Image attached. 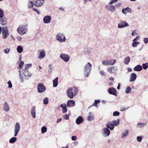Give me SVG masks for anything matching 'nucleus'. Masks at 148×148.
<instances>
[{
    "instance_id": "1",
    "label": "nucleus",
    "mask_w": 148,
    "mask_h": 148,
    "mask_svg": "<svg viewBox=\"0 0 148 148\" xmlns=\"http://www.w3.org/2000/svg\"><path fill=\"white\" fill-rule=\"evenodd\" d=\"M32 66V64H26L25 65V68L24 69L22 70V71L20 70H19V77L21 82H23L24 79H28L31 77L32 74L29 72L28 69Z\"/></svg>"
},
{
    "instance_id": "2",
    "label": "nucleus",
    "mask_w": 148,
    "mask_h": 148,
    "mask_svg": "<svg viewBox=\"0 0 148 148\" xmlns=\"http://www.w3.org/2000/svg\"><path fill=\"white\" fill-rule=\"evenodd\" d=\"M78 91V90L76 87L69 88L67 90V95L69 98L72 99L77 95Z\"/></svg>"
},
{
    "instance_id": "3",
    "label": "nucleus",
    "mask_w": 148,
    "mask_h": 148,
    "mask_svg": "<svg viewBox=\"0 0 148 148\" xmlns=\"http://www.w3.org/2000/svg\"><path fill=\"white\" fill-rule=\"evenodd\" d=\"M27 27L28 25L26 23L21 25L17 29V32L21 35L25 34L28 32Z\"/></svg>"
},
{
    "instance_id": "4",
    "label": "nucleus",
    "mask_w": 148,
    "mask_h": 148,
    "mask_svg": "<svg viewBox=\"0 0 148 148\" xmlns=\"http://www.w3.org/2000/svg\"><path fill=\"white\" fill-rule=\"evenodd\" d=\"M92 65L89 62H88L84 68V76L85 78L88 76L92 69Z\"/></svg>"
},
{
    "instance_id": "5",
    "label": "nucleus",
    "mask_w": 148,
    "mask_h": 148,
    "mask_svg": "<svg viewBox=\"0 0 148 148\" xmlns=\"http://www.w3.org/2000/svg\"><path fill=\"white\" fill-rule=\"evenodd\" d=\"M56 39L61 42H64L66 41V38L65 35L62 32L58 33L56 37Z\"/></svg>"
},
{
    "instance_id": "6",
    "label": "nucleus",
    "mask_w": 148,
    "mask_h": 148,
    "mask_svg": "<svg viewBox=\"0 0 148 148\" xmlns=\"http://www.w3.org/2000/svg\"><path fill=\"white\" fill-rule=\"evenodd\" d=\"M116 62V60L114 59L106 60L102 61L103 65L107 66L114 65Z\"/></svg>"
},
{
    "instance_id": "7",
    "label": "nucleus",
    "mask_w": 148,
    "mask_h": 148,
    "mask_svg": "<svg viewBox=\"0 0 148 148\" xmlns=\"http://www.w3.org/2000/svg\"><path fill=\"white\" fill-rule=\"evenodd\" d=\"M2 34L3 37V38L6 39L9 35L8 30L7 27H4L2 29Z\"/></svg>"
},
{
    "instance_id": "8",
    "label": "nucleus",
    "mask_w": 148,
    "mask_h": 148,
    "mask_svg": "<svg viewBox=\"0 0 148 148\" xmlns=\"http://www.w3.org/2000/svg\"><path fill=\"white\" fill-rule=\"evenodd\" d=\"M37 89L38 92L42 93L45 91L46 88L43 84L39 83L37 86Z\"/></svg>"
},
{
    "instance_id": "9",
    "label": "nucleus",
    "mask_w": 148,
    "mask_h": 148,
    "mask_svg": "<svg viewBox=\"0 0 148 148\" xmlns=\"http://www.w3.org/2000/svg\"><path fill=\"white\" fill-rule=\"evenodd\" d=\"M20 130V125L18 123H16L14 127V136H16Z\"/></svg>"
},
{
    "instance_id": "10",
    "label": "nucleus",
    "mask_w": 148,
    "mask_h": 148,
    "mask_svg": "<svg viewBox=\"0 0 148 148\" xmlns=\"http://www.w3.org/2000/svg\"><path fill=\"white\" fill-rule=\"evenodd\" d=\"M129 25L128 23L125 21L121 20L118 25L119 28H122L127 27Z\"/></svg>"
},
{
    "instance_id": "11",
    "label": "nucleus",
    "mask_w": 148,
    "mask_h": 148,
    "mask_svg": "<svg viewBox=\"0 0 148 148\" xmlns=\"http://www.w3.org/2000/svg\"><path fill=\"white\" fill-rule=\"evenodd\" d=\"M60 57L64 62H68L69 59V55L65 53H62L60 55Z\"/></svg>"
},
{
    "instance_id": "12",
    "label": "nucleus",
    "mask_w": 148,
    "mask_h": 148,
    "mask_svg": "<svg viewBox=\"0 0 148 148\" xmlns=\"http://www.w3.org/2000/svg\"><path fill=\"white\" fill-rule=\"evenodd\" d=\"M105 8L108 11L112 12H114L116 10L115 6L112 5H106L105 6Z\"/></svg>"
},
{
    "instance_id": "13",
    "label": "nucleus",
    "mask_w": 148,
    "mask_h": 148,
    "mask_svg": "<svg viewBox=\"0 0 148 148\" xmlns=\"http://www.w3.org/2000/svg\"><path fill=\"white\" fill-rule=\"evenodd\" d=\"M35 3L34 5L36 7L41 6L44 2L45 0H33Z\"/></svg>"
},
{
    "instance_id": "14",
    "label": "nucleus",
    "mask_w": 148,
    "mask_h": 148,
    "mask_svg": "<svg viewBox=\"0 0 148 148\" xmlns=\"http://www.w3.org/2000/svg\"><path fill=\"white\" fill-rule=\"evenodd\" d=\"M3 110L5 112H9L10 110V106L7 101L3 103Z\"/></svg>"
},
{
    "instance_id": "15",
    "label": "nucleus",
    "mask_w": 148,
    "mask_h": 148,
    "mask_svg": "<svg viewBox=\"0 0 148 148\" xmlns=\"http://www.w3.org/2000/svg\"><path fill=\"white\" fill-rule=\"evenodd\" d=\"M51 17L50 16L47 15L43 18V22L45 24H49L51 21Z\"/></svg>"
},
{
    "instance_id": "16",
    "label": "nucleus",
    "mask_w": 148,
    "mask_h": 148,
    "mask_svg": "<svg viewBox=\"0 0 148 148\" xmlns=\"http://www.w3.org/2000/svg\"><path fill=\"white\" fill-rule=\"evenodd\" d=\"M103 133L104 136L107 137L110 135V132L109 129L106 127L103 129Z\"/></svg>"
},
{
    "instance_id": "17",
    "label": "nucleus",
    "mask_w": 148,
    "mask_h": 148,
    "mask_svg": "<svg viewBox=\"0 0 148 148\" xmlns=\"http://www.w3.org/2000/svg\"><path fill=\"white\" fill-rule=\"evenodd\" d=\"M75 102L73 100H69L67 103V106L68 107H70L75 106Z\"/></svg>"
},
{
    "instance_id": "18",
    "label": "nucleus",
    "mask_w": 148,
    "mask_h": 148,
    "mask_svg": "<svg viewBox=\"0 0 148 148\" xmlns=\"http://www.w3.org/2000/svg\"><path fill=\"white\" fill-rule=\"evenodd\" d=\"M108 92L110 94L114 95H116V89L113 88H109Z\"/></svg>"
},
{
    "instance_id": "19",
    "label": "nucleus",
    "mask_w": 148,
    "mask_h": 148,
    "mask_svg": "<svg viewBox=\"0 0 148 148\" xmlns=\"http://www.w3.org/2000/svg\"><path fill=\"white\" fill-rule=\"evenodd\" d=\"M7 23V19L6 17H4L0 18V24L2 25H6Z\"/></svg>"
},
{
    "instance_id": "20",
    "label": "nucleus",
    "mask_w": 148,
    "mask_h": 148,
    "mask_svg": "<svg viewBox=\"0 0 148 148\" xmlns=\"http://www.w3.org/2000/svg\"><path fill=\"white\" fill-rule=\"evenodd\" d=\"M84 121V119L81 116H79L76 119L75 123L79 125Z\"/></svg>"
},
{
    "instance_id": "21",
    "label": "nucleus",
    "mask_w": 148,
    "mask_h": 148,
    "mask_svg": "<svg viewBox=\"0 0 148 148\" xmlns=\"http://www.w3.org/2000/svg\"><path fill=\"white\" fill-rule=\"evenodd\" d=\"M137 77V75L134 73H132L130 75V82L134 81L135 80Z\"/></svg>"
},
{
    "instance_id": "22",
    "label": "nucleus",
    "mask_w": 148,
    "mask_h": 148,
    "mask_svg": "<svg viewBox=\"0 0 148 148\" xmlns=\"http://www.w3.org/2000/svg\"><path fill=\"white\" fill-rule=\"evenodd\" d=\"M31 113L33 117L35 118L36 117V108L35 106H33L32 107Z\"/></svg>"
},
{
    "instance_id": "23",
    "label": "nucleus",
    "mask_w": 148,
    "mask_h": 148,
    "mask_svg": "<svg viewBox=\"0 0 148 148\" xmlns=\"http://www.w3.org/2000/svg\"><path fill=\"white\" fill-rule=\"evenodd\" d=\"M106 128L110 129L111 130H113L114 128V125H113L112 122H108L106 124Z\"/></svg>"
},
{
    "instance_id": "24",
    "label": "nucleus",
    "mask_w": 148,
    "mask_h": 148,
    "mask_svg": "<svg viewBox=\"0 0 148 148\" xmlns=\"http://www.w3.org/2000/svg\"><path fill=\"white\" fill-rule=\"evenodd\" d=\"M40 53L38 58L39 59H42L44 58L45 55V51L41 50L39 51Z\"/></svg>"
},
{
    "instance_id": "25",
    "label": "nucleus",
    "mask_w": 148,
    "mask_h": 148,
    "mask_svg": "<svg viewBox=\"0 0 148 148\" xmlns=\"http://www.w3.org/2000/svg\"><path fill=\"white\" fill-rule=\"evenodd\" d=\"M60 106L62 108V112L63 113H65L67 112V108L66 104H61Z\"/></svg>"
},
{
    "instance_id": "26",
    "label": "nucleus",
    "mask_w": 148,
    "mask_h": 148,
    "mask_svg": "<svg viewBox=\"0 0 148 148\" xmlns=\"http://www.w3.org/2000/svg\"><path fill=\"white\" fill-rule=\"evenodd\" d=\"M122 12L123 14H126L127 12L131 13V10L129 7H127L126 8L123 9L122 10Z\"/></svg>"
},
{
    "instance_id": "27",
    "label": "nucleus",
    "mask_w": 148,
    "mask_h": 148,
    "mask_svg": "<svg viewBox=\"0 0 148 148\" xmlns=\"http://www.w3.org/2000/svg\"><path fill=\"white\" fill-rule=\"evenodd\" d=\"M143 69L142 66L140 65L136 66L134 68V70L137 71H140Z\"/></svg>"
},
{
    "instance_id": "28",
    "label": "nucleus",
    "mask_w": 148,
    "mask_h": 148,
    "mask_svg": "<svg viewBox=\"0 0 148 148\" xmlns=\"http://www.w3.org/2000/svg\"><path fill=\"white\" fill-rule=\"evenodd\" d=\"M89 113V114L87 118V120L88 121H91L94 119V116L92 113L90 112Z\"/></svg>"
},
{
    "instance_id": "29",
    "label": "nucleus",
    "mask_w": 148,
    "mask_h": 148,
    "mask_svg": "<svg viewBox=\"0 0 148 148\" xmlns=\"http://www.w3.org/2000/svg\"><path fill=\"white\" fill-rule=\"evenodd\" d=\"M58 77H57L53 80V86L54 87H56L58 85Z\"/></svg>"
},
{
    "instance_id": "30",
    "label": "nucleus",
    "mask_w": 148,
    "mask_h": 148,
    "mask_svg": "<svg viewBox=\"0 0 148 148\" xmlns=\"http://www.w3.org/2000/svg\"><path fill=\"white\" fill-rule=\"evenodd\" d=\"M129 134V131L128 130H126L122 134L121 136V138H125L126 136H127Z\"/></svg>"
},
{
    "instance_id": "31",
    "label": "nucleus",
    "mask_w": 148,
    "mask_h": 148,
    "mask_svg": "<svg viewBox=\"0 0 148 148\" xmlns=\"http://www.w3.org/2000/svg\"><path fill=\"white\" fill-rule=\"evenodd\" d=\"M120 120L117 119L116 120L113 121L112 123L114 126H117L118 125L119 123Z\"/></svg>"
},
{
    "instance_id": "32",
    "label": "nucleus",
    "mask_w": 148,
    "mask_h": 148,
    "mask_svg": "<svg viewBox=\"0 0 148 148\" xmlns=\"http://www.w3.org/2000/svg\"><path fill=\"white\" fill-rule=\"evenodd\" d=\"M17 139L16 137H13L11 138L9 140V142L10 143L13 144L16 142Z\"/></svg>"
},
{
    "instance_id": "33",
    "label": "nucleus",
    "mask_w": 148,
    "mask_h": 148,
    "mask_svg": "<svg viewBox=\"0 0 148 148\" xmlns=\"http://www.w3.org/2000/svg\"><path fill=\"white\" fill-rule=\"evenodd\" d=\"M130 60V58L129 57H127L125 58L124 60V63L126 65L128 64Z\"/></svg>"
},
{
    "instance_id": "34",
    "label": "nucleus",
    "mask_w": 148,
    "mask_h": 148,
    "mask_svg": "<svg viewBox=\"0 0 148 148\" xmlns=\"http://www.w3.org/2000/svg\"><path fill=\"white\" fill-rule=\"evenodd\" d=\"M23 49L21 46H18L17 48V50L19 53H21L23 51Z\"/></svg>"
},
{
    "instance_id": "35",
    "label": "nucleus",
    "mask_w": 148,
    "mask_h": 148,
    "mask_svg": "<svg viewBox=\"0 0 148 148\" xmlns=\"http://www.w3.org/2000/svg\"><path fill=\"white\" fill-rule=\"evenodd\" d=\"M43 103L45 105H47L49 102V98L47 97L44 98L43 99Z\"/></svg>"
},
{
    "instance_id": "36",
    "label": "nucleus",
    "mask_w": 148,
    "mask_h": 148,
    "mask_svg": "<svg viewBox=\"0 0 148 148\" xmlns=\"http://www.w3.org/2000/svg\"><path fill=\"white\" fill-rule=\"evenodd\" d=\"M146 125V123H138L137 124V126L138 127L142 128L144 125Z\"/></svg>"
},
{
    "instance_id": "37",
    "label": "nucleus",
    "mask_w": 148,
    "mask_h": 148,
    "mask_svg": "<svg viewBox=\"0 0 148 148\" xmlns=\"http://www.w3.org/2000/svg\"><path fill=\"white\" fill-rule=\"evenodd\" d=\"M140 43L138 42H133L132 44V46L133 47H136Z\"/></svg>"
},
{
    "instance_id": "38",
    "label": "nucleus",
    "mask_w": 148,
    "mask_h": 148,
    "mask_svg": "<svg viewBox=\"0 0 148 148\" xmlns=\"http://www.w3.org/2000/svg\"><path fill=\"white\" fill-rule=\"evenodd\" d=\"M131 88L129 87H127L125 90V92L126 93L128 94V93H130L131 92Z\"/></svg>"
},
{
    "instance_id": "39",
    "label": "nucleus",
    "mask_w": 148,
    "mask_h": 148,
    "mask_svg": "<svg viewBox=\"0 0 148 148\" xmlns=\"http://www.w3.org/2000/svg\"><path fill=\"white\" fill-rule=\"evenodd\" d=\"M34 5V3L32 1H29L28 5V8H32Z\"/></svg>"
},
{
    "instance_id": "40",
    "label": "nucleus",
    "mask_w": 148,
    "mask_h": 148,
    "mask_svg": "<svg viewBox=\"0 0 148 148\" xmlns=\"http://www.w3.org/2000/svg\"><path fill=\"white\" fill-rule=\"evenodd\" d=\"M24 64V62L23 61H21V62H20V63L19 64V66L18 67V69H21L22 68V67Z\"/></svg>"
},
{
    "instance_id": "41",
    "label": "nucleus",
    "mask_w": 148,
    "mask_h": 148,
    "mask_svg": "<svg viewBox=\"0 0 148 148\" xmlns=\"http://www.w3.org/2000/svg\"><path fill=\"white\" fill-rule=\"evenodd\" d=\"M148 62H146L145 63L143 64H142V68H143V69L145 70L147 68H148Z\"/></svg>"
},
{
    "instance_id": "42",
    "label": "nucleus",
    "mask_w": 148,
    "mask_h": 148,
    "mask_svg": "<svg viewBox=\"0 0 148 148\" xmlns=\"http://www.w3.org/2000/svg\"><path fill=\"white\" fill-rule=\"evenodd\" d=\"M41 132L42 133H44L47 131V129L45 126H43L41 128Z\"/></svg>"
},
{
    "instance_id": "43",
    "label": "nucleus",
    "mask_w": 148,
    "mask_h": 148,
    "mask_svg": "<svg viewBox=\"0 0 148 148\" xmlns=\"http://www.w3.org/2000/svg\"><path fill=\"white\" fill-rule=\"evenodd\" d=\"M53 69V68L52 67V65L51 64H50L49 66V69L48 70V73H51Z\"/></svg>"
},
{
    "instance_id": "44",
    "label": "nucleus",
    "mask_w": 148,
    "mask_h": 148,
    "mask_svg": "<svg viewBox=\"0 0 148 148\" xmlns=\"http://www.w3.org/2000/svg\"><path fill=\"white\" fill-rule=\"evenodd\" d=\"M4 12L0 8V18L4 17Z\"/></svg>"
},
{
    "instance_id": "45",
    "label": "nucleus",
    "mask_w": 148,
    "mask_h": 148,
    "mask_svg": "<svg viewBox=\"0 0 148 148\" xmlns=\"http://www.w3.org/2000/svg\"><path fill=\"white\" fill-rule=\"evenodd\" d=\"M107 71L108 72H109L110 73L112 74V73H113L112 68V66L108 67L107 69Z\"/></svg>"
},
{
    "instance_id": "46",
    "label": "nucleus",
    "mask_w": 148,
    "mask_h": 148,
    "mask_svg": "<svg viewBox=\"0 0 148 148\" xmlns=\"http://www.w3.org/2000/svg\"><path fill=\"white\" fill-rule=\"evenodd\" d=\"M118 0H111L108 3L109 5H112L114 3H116L118 1Z\"/></svg>"
},
{
    "instance_id": "47",
    "label": "nucleus",
    "mask_w": 148,
    "mask_h": 148,
    "mask_svg": "<svg viewBox=\"0 0 148 148\" xmlns=\"http://www.w3.org/2000/svg\"><path fill=\"white\" fill-rule=\"evenodd\" d=\"M120 114V113L118 111L114 112L113 113V116H118Z\"/></svg>"
},
{
    "instance_id": "48",
    "label": "nucleus",
    "mask_w": 148,
    "mask_h": 148,
    "mask_svg": "<svg viewBox=\"0 0 148 148\" xmlns=\"http://www.w3.org/2000/svg\"><path fill=\"white\" fill-rule=\"evenodd\" d=\"M7 84L8 85V88H11L12 87V83L10 81H9L8 82Z\"/></svg>"
},
{
    "instance_id": "49",
    "label": "nucleus",
    "mask_w": 148,
    "mask_h": 148,
    "mask_svg": "<svg viewBox=\"0 0 148 148\" xmlns=\"http://www.w3.org/2000/svg\"><path fill=\"white\" fill-rule=\"evenodd\" d=\"M63 118L66 120H68L69 119V116L67 114H65L63 116Z\"/></svg>"
},
{
    "instance_id": "50",
    "label": "nucleus",
    "mask_w": 148,
    "mask_h": 148,
    "mask_svg": "<svg viewBox=\"0 0 148 148\" xmlns=\"http://www.w3.org/2000/svg\"><path fill=\"white\" fill-rule=\"evenodd\" d=\"M142 137L141 136H138L137 137V140L139 142H140L142 140Z\"/></svg>"
},
{
    "instance_id": "51",
    "label": "nucleus",
    "mask_w": 148,
    "mask_h": 148,
    "mask_svg": "<svg viewBox=\"0 0 148 148\" xmlns=\"http://www.w3.org/2000/svg\"><path fill=\"white\" fill-rule=\"evenodd\" d=\"M143 41L145 44H147L148 43V38H145Z\"/></svg>"
},
{
    "instance_id": "52",
    "label": "nucleus",
    "mask_w": 148,
    "mask_h": 148,
    "mask_svg": "<svg viewBox=\"0 0 148 148\" xmlns=\"http://www.w3.org/2000/svg\"><path fill=\"white\" fill-rule=\"evenodd\" d=\"M4 53L6 54L8 53L10 51V50L9 49H8L7 48L6 49H5L4 50Z\"/></svg>"
},
{
    "instance_id": "53",
    "label": "nucleus",
    "mask_w": 148,
    "mask_h": 148,
    "mask_svg": "<svg viewBox=\"0 0 148 148\" xmlns=\"http://www.w3.org/2000/svg\"><path fill=\"white\" fill-rule=\"evenodd\" d=\"M112 71H117L118 70V68L116 66H112Z\"/></svg>"
},
{
    "instance_id": "54",
    "label": "nucleus",
    "mask_w": 148,
    "mask_h": 148,
    "mask_svg": "<svg viewBox=\"0 0 148 148\" xmlns=\"http://www.w3.org/2000/svg\"><path fill=\"white\" fill-rule=\"evenodd\" d=\"M136 32V30H135L132 32V36H134L135 34H136V35H137V33Z\"/></svg>"
},
{
    "instance_id": "55",
    "label": "nucleus",
    "mask_w": 148,
    "mask_h": 148,
    "mask_svg": "<svg viewBox=\"0 0 148 148\" xmlns=\"http://www.w3.org/2000/svg\"><path fill=\"white\" fill-rule=\"evenodd\" d=\"M100 73L102 76H106L105 73H104V71L102 70H101L99 71Z\"/></svg>"
},
{
    "instance_id": "56",
    "label": "nucleus",
    "mask_w": 148,
    "mask_h": 148,
    "mask_svg": "<svg viewBox=\"0 0 148 148\" xmlns=\"http://www.w3.org/2000/svg\"><path fill=\"white\" fill-rule=\"evenodd\" d=\"M33 9L38 14H40V12L39 10L35 8H34Z\"/></svg>"
},
{
    "instance_id": "57",
    "label": "nucleus",
    "mask_w": 148,
    "mask_h": 148,
    "mask_svg": "<svg viewBox=\"0 0 148 148\" xmlns=\"http://www.w3.org/2000/svg\"><path fill=\"white\" fill-rule=\"evenodd\" d=\"M77 139V137L76 136H73L71 137V139L72 140L75 141Z\"/></svg>"
},
{
    "instance_id": "58",
    "label": "nucleus",
    "mask_w": 148,
    "mask_h": 148,
    "mask_svg": "<svg viewBox=\"0 0 148 148\" xmlns=\"http://www.w3.org/2000/svg\"><path fill=\"white\" fill-rule=\"evenodd\" d=\"M129 108V106L127 107L126 108H124V107L122 108H121V111H123L125 110H126L127 109H128Z\"/></svg>"
},
{
    "instance_id": "59",
    "label": "nucleus",
    "mask_w": 148,
    "mask_h": 148,
    "mask_svg": "<svg viewBox=\"0 0 148 148\" xmlns=\"http://www.w3.org/2000/svg\"><path fill=\"white\" fill-rule=\"evenodd\" d=\"M17 38L18 40L19 41H21L22 39L21 37L19 36H18L17 37Z\"/></svg>"
},
{
    "instance_id": "60",
    "label": "nucleus",
    "mask_w": 148,
    "mask_h": 148,
    "mask_svg": "<svg viewBox=\"0 0 148 148\" xmlns=\"http://www.w3.org/2000/svg\"><path fill=\"white\" fill-rule=\"evenodd\" d=\"M62 119V118H61L58 119L57 120L56 122L57 123H59V122H61V121Z\"/></svg>"
},
{
    "instance_id": "61",
    "label": "nucleus",
    "mask_w": 148,
    "mask_h": 148,
    "mask_svg": "<svg viewBox=\"0 0 148 148\" xmlns=\"http://www.w3.org/2000/svg\"><path fill=\"white\" fill-rule=\"evenodd\" d=\"M139 36H137L136 37V38L134 39L133 40V42H136V41L137 40V39H139Z\"/></svg>"
},
{
    "instance_id": "62",
    "label": "nucleus",
    "mask_w": 148,
    "mask_h": 148,
    "mask_svg": "<svg viewBox=\"0 0 148 148\" xmlns=\"http://www.w3.org/2000/svg\"><path fill=\"white\" fill-rule=\"evenodd\" d=\"M78 143L77 141H76L74 142L73 143V145L74 146H75L77 145Z\"/></svg>"
},
{
    "instance_id": "63",
    "label": "nucleus",
    "mask_w": 148,
    "mask_h": 148,
    "mask_svg": "<svg viewBox=\"0 0 148 148\" xmlns=\"http://www.w3.org/2000/svg\"><path fill=\"white\" fill-rule=\"evenodd\" d=\"M100 101L99 100H95V103H96V104H97V103H98L100 102Z\"/></svg>"
},
{
    "instance_id": "64",
    "label": "nucleus",
    "mask_w": 148,
    "mask_h": 148,
    "mask_svg": "<svg viewBox=\"0 0 148 148\" xmlns=\"http://www.w3.org/2000/svg\"><path fill=\"white\" fill-rule=\"evenodd\" d=\"M120 5H121L120 3H117V4H116L115 5V6H116V7H119L120 6Z\"/></svg>"
}]
</instances>
